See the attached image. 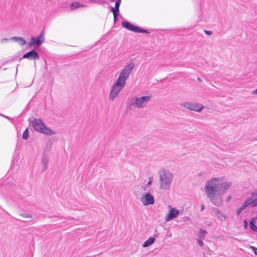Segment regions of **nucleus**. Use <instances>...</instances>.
Listing matches in <instances>:
<instances>
[{"instance_id":"nucleus-25","label":"nucleus","mask_w":257,"mask_h":257,"mask_svg":"<svg viewBox=\"0 0 257 257\" xmlns=\"http://www.w3.org/2000/svg\"><path fill=\"white\" fill-rule=\"evenodd\" d=\"M29 137V132L28 129H26L23 134V138L27 140Z\"/></svg>"},{"instance_id":"nucleus-34","label":"nucleus","mask_w":257,"mask_h":257,"mask_svg":"<svg viewBox=\"0 0 257 257\" xmlns=\"http://www.w3.org/2000/svg\"><path fill=\"white\" fill-rule=\"evenodd\" d=\"M254 93L255 94H257V89L255 90V91H254Z\"/></svg>"},{"instance_id":"nucleus-35","label":"nucleus","mask_w":257,"mask_h":257,"mask_svg":"<svg viewBox=\"0 0 257 257\" xmlns=\"http://www.w3.org/2000/svg\"><path fill=\"white\" fill-rule=\"evenodd\" d=\"M198 80L199 81H201V80L199 78H198Z\"/></svg>"},{"instance_id":"nucleus-30","label":"nucleus","mask_w":257,"mask_h":257,"mask_svg":"<svg viewBox=\"0 0 257 257\" xmlns=\"http://www.w3.org/2000/svg\"><path fill=\"white\" fill-rule=\"evenodd\" d=\"M199 245H200V246H202V245H203V241H202V240H200L199 241Z\"/></svg>"},{"instance_id":"nucleus-10","label":"nucleus","mask_w":257,"mask_h":257,"mask_svg":"<svg viewBox=\"0 0 257 257\" xmlns=\"http://www.w3.org/2000/svg\"><path fill=\"white\" fill-rule=\"evenodd\" d=\"M121 0H117L115 4V7L112 8V11L113 13L114 20L115 21L117 20L118 16V13L119 12V7Z\"/></svg>"},{"instance_id":"nucleus-18","label":"nucleus","mask_w":257,"mask_h":257,"mask_svg":"<svg viewBox=\"0 0 257 257\" xmlns=\"http://www.w3.org/2000/svg\"><path fill=\"white\" fill-rule=\"evenodd\" d=\"M256 219L255 218H252L250 221V227L251 229L254 231H257V226L254 224Z\"/></svg>"},{"instance_id":"nucleus-14","label":"nucleus","mask_w":257,"mask_h":257,"mask_svg":"<svg viewBox=\"0 0 257 257\" xmlns=\"http://www.w3.org/2000/svg\"><path fill=\"white\" fill-rule=\"evenodd\" d=\"M41 43V41L40 40V37L35 38L34 37H32L31 39V42L30 43V45H39Z\"/></svg>"},{"instance_id":"nucleus-29","label":"nucleus","mask_w":257,"mask_h":257,"mask_svg":"<svg viewBox=\"0 0 257 257\" xmlns=\"http://www.w3.org/2000/svg\"><path fill=\"white\" fill-rule=\"evenodd\" d=\"M204 32H205L206 34H207V35H211V34H212V32H211V31H207V30H205V31H204Z\"/></svg>"},{"instance_id":"nucleus-22","label":"nucleus","mask_w":257,"mask_h":257,"mask_svg":"<svg viewBox=\"0 0 257 257\" xmlns=\"http://www.w3.org/2000/svg\"><path fill=\"white\" fill-rule=\"evenodd\" d=\"M251 205L252 206V203H251V201H250V200L249 199V198H248V199H247L244 202V203L243 204V205L241 206V207H240V208L242 209V210H243L244 209H245L246 207H247L248 205Z\"/></svg>"},{"instance_id":"nucleus-1","label":"nucleus","mask_w":257,"mask_h":257,"mask_svg":"<svg viewBox=\"0 0 257 257\" xmlns=\"http://www.w3.org/2000/svg\"><path fill=\"white\" fill-rule=\"evenodd\" d=\"M135 65L134 63L130 64L125 66L120 73L116 83L112 87L110 94L109 98L113 99L115 98L117 94L124 87L126 80L128 78L131 73Z\"/></svg>"},{"instance_id":"nucleus-23","label":"nucleus","mask_w":257,"mask_h":257,"mask_svg":"<svg viewBox=\"0 0 257 257\" xmlns=\"http://www.w3.org/2000/svg\"><path fill=\"white\" fill-rule=\"evenodd\" d=\"M251 205L252 206V203H251V201H250V200L249 199V198H248V199H247L244 202V203L243 204V205L241 206V207H240V208L242 209V210H243L244 209H245L246 207H247L248 205Z\"/></svg>"},{"instance_id":"nucleus-13","label":"nucleus","mask_w":257,"mask_h":257,"mask_svg":"<svg viewBox=\"0 0 257 257\" xmlns=\"http://www.w3.org/2000/svg\"><path fill=\"white\" fill-rule=\"evenodd\" d=\"M249 199L251 201L252 207L257 206V193H252Z\"/></svg>"},{"instance_id":"nucleus-21","label":"nucleus","mask_w":257,"mask_h":257,"mask_svg":"<svg viewBox=\"0 0 257 257\" xmlns=\"http://www.w3.org/2000/svg\"><path fill=\"white\" fill-rule=\"evenodd\" d=\"M251 205L252 206V203H251V201H250V200L249 199V198H248V199H247L244 202V203L243 204V205L241 206V207H240V208L242 209V210H243L244 209H245L246 207H247L248 205Z\"/></svg>"},{"instance_id":"nucleus-33","label":"nucleus","mask_w":257,"mask_h":257,"mask_svg":"<svg viewBox=\"0 0 257 257\" xmlns=\"http://www.w3.org/2000/svg\"><path fill=\"white\" fill-rule=\"evenodd\" d=\"M151 184H152V181L151 180H150V181L148 182V184L151 185Z\"/></svg>"},{"instance_id":"nucleus-19","label":"nucleus","mask_w":257,"mask_h":257,"mask_svg":"<svg viewBox=\"0 0 257 257\" xmlns=\"http://www.w3.org/2000/svg\"><path fill=\"white\" fill-rule=\"evenodd\" d=\"M251 205L252 206V203H251V201H250V200L249 199V198H248V199H247L244 202V203L243 204V205L241 206V207H240V208L242 209V210H243L244 209H245L246 207H247L248 205Z\"/></svg>"},{"instance_id":"nucleus-8","label":"nucleus","mask_w":257,"mask_h":257,"mask_svg":"<svg viewBox=\"0 0 257 257\" xmlns=\"http://www.w3.org/2000/svg\"><path fill=\"white\" fill-rule=\"evenodd\" d=\"M151 96H142L140 98H137L136 100L135 104L138 107H143L144 104L151 99Z\"/></svg>"},{"instance_id":"nucleus-26","label":"nucleus","mask_w":257,"mask_h":257,"mask_svg":"<svg viewBox=\"0 0 257 257\" xmlns=\"http://www.w3.org/2000/svg\"><path fill=\"white\" fill-rule=\"evenodd\" d=\"M199 233L201 235V237H204L206 234L207 232L205 230L201 229L200 230Z\"/></svg>"},{"instance_id":"nucleus-17","label":"nucleus","mask_w":257,"mask_h":257,"mask_svg":"<svg viewBox=\"0 0 257 257\" xmlns=\"http://www.w3.org/2000/svg\"><path fill=\"white\" fill-rule=\"evenodd\" d=\"M155 240V239L154 237L149 238L145 242L143 246L145 247L151 245L154 242Z\"/></svg>"},{"instance_id":"nucleus-11","label":"nucleus","mask_w":257,"mask_h":257,"mask_svg":"<svg viewBox=\"0 0 257 257\" xmlns=\"http://www.w3.org/2000/svg\"><path fill=\"white\" fill-rule=\"evenodd\" d=\"M23 57L24 58L28 59H38L39 56L36 52L34 51H31L24 54Z\"/></svg>"},{"instance_id":"nucleus-36","label":"nucleus","mask_w":257,"mask_h":257,"mask_svg":"<svg viewBox=\"0 0 257 257\" xmlns=\"http://www.w3.org/2000/svg\"><path fill=\"white\" fill-rule=\"evenodd\" d=\"M255 218L257 219V216L255 217Z\"/></svg>"},{"instance_id":"nucleus-2","label":"nucleus","mask_w":257,"mask_h":257,"mask_svg":"<svg viewBox=\"0 0 257 257\" xmlns=\"http://www.w3.org/2000/svg\"><path fill=\"white\" fill-rule=\"evenodd\" d=\"M223 184V178H213L207 181L204 187L205 192L208 198L214 203L215 195L218 188Z\"/></svg>"},{"instance_id":"nucleus-5","label":"nucleus","mask_w":257,"mask_h":257,"mask_svg":"<svg viewBox=\"0 0 257 257\" xmlns=\"http://www.w3.org/2000/svg\"><path fill=\"white\" fill-rule=\"evenodd\" d=\"M184 106L189 109L196 111H201L204 107L203 105L199 103H190L188 102H186L183 104Z\"/></svg>"},{"instance_id":"nucleus-24","label":"nucleus","mask_w":257,"mask_h":257,"mask_svg":"<svg viewBox=\"0 0 257 257\" xmlns=\"http://www.w3.org/2000/svg\"><path fill=\"white\" fill-rule=\"evenodd\" d=\"M231 182H225L223 181V184L222 185L223 186V191H225L226 190H227L231 185Z\"/></svg>"},{"instance_id":"nucleus-27","label":"nucleus","mask_w":257,"mask_h":257,"mask_svg":"<svg viewBox=\"0 0 257 257\" xmlns=\"http://www.w3.org/2000/svg\"><path fill=\"white\" fill-rule=\"evenodd\" d=\"M242 210L240 208H239L236 210V214L237 216H238L240 214Z\"/></svg>"},{"instance_id":"nucleus-9","label":"nucleus","mask_w":257,"mask_h":257,"mask_svg":"<svg viewBox=\"0 0 257 257\" xmlns=\"http://www.w3.org/2000/svg\"><path fill=\"white\" fill-rule=\"evenodd\" d=\"M179 211L175 208H172L166 218L167 221H169L177 216L179 214Z\"/></svg>"},{"instance_id":"nucleus-32","label":"nucleus","mask_w":257,"mask_h":257,"mask_svg":"<svg viewBox=\"0 0 257 257\" xmlns=\"http://www.w3.org/2000/svg\"><path fill=\"white\" fill-rule=\"evenodd\" d=\"M254 253L257 254V248H255L254 250Z\"/></svg>"},{"instance_id":"nucleus-15","label":"nucleus","mask_w":257,"mask_h":257,"mask_svg":"<svg viewBox=\"0 0 257 257\" xmlns=\"http://www.w3.org/2000/svg\"><path fill=\"white\" fill-rule=\"evenodd\" d=\"M12 39H14L16 41L19 42V44L21 45H22V46L25 45L26 44V42L25 40L24 39H23V38H22V37H13L12 38Z\"/></svg>"},{"instance_id":"nucleus-7","label":"nucleus","mask_w":257,"mask_h":257,"mask_svg":"<svg viewBox=\"0 0 257 257\" xmlns=\"http://www.w3.org/2000/svg\"><path fill=\"white\" fill-rule=\"evenodd\" d=\"M141 200L144 205L153 204L155 202L153 196L149 193L143 195Z\"/></svg>"},{"instance_id":"nucleus-3","label":"nucleus","mask_w":257,"mask_h":257,"mask_svg":"<svg viewBox=\"0 0 257 257\" xmlns=\"http://www.w3.org/2000/svg\"><path fill=\"white\" fill-rule=\"evenodd\" d=\"M32 124L34 130L37 132L49 136L54 134L53 131L47 127L41 119H34L32 122Z\"/></svg>"},{"instance_id":"nucleus-6","label":"nucleus","mask_w":257,"mask_h":257,"mask_svg":"<svg viewBox=\"0 0 257 257\" xmlns=\"http://www.w3.org/2000/svg\"><path fill=\"white\" fill-rule=\"evenodd\" d=\"M122 25L124 28L135 32H146V30H142L140 28L132 25L128 22H122Z\"/></svg>"},{"instance_id":"nucleus-20","label":"nucleus","mask_w":257,"mask_h":257,"mask_svg":"<svg viewBox=\"0 0 257 257\" xmlns=\"http://www.w3.org/2000/svg\"><path fill=\"white\" fill-rule=\"evenodd\" d=\"M251 205L252 206V203H251V201H250V200L249 199V198H248V199H247L244 202V203L243 204V205L241 206V207H240V208L242 209V210H243L244 209H245L246 207H247L248 205Z\"/></svg>"},{"instance_id":"nucleus-16","label":"nucleus","mask_w":257,"mask_h":257,"mask_svg":"<svg viewBox=\"0 0 257 257\" xmlns=\"http://www.w3.org/2000/svg\"><path fill=\"white\" fill-rule=\"evenodd\" d=\"M84 6L80 4L78 2H75L71 4V10H74L76 9L84 7Z\"/></svg>"},{"instance_id":"nucleus-12","label":"nucleus","mask_w":257,"mask_h":257,"mask_svg":"<svg viewBox=\"0 0 257 257\" xmlns=\"http://www.w3.org/2000/svg\"><path fill=\"white\" fill-rule=\"evenodd\" d=\"M213 210L214 211L215 215L221 221H225L226 217L224 214H221L217 208H214L213 209Z\"/></svg>"},{"instance_id":"nucleus-28","label":"nucleus","mask_w":257,"mask_h":257,"mask_svg":"<svg viewBox=\"0 0 257 257\" xmlns=\"http://www.w3.org/2000/svg\"><path fill=\"white\" fill-rule=\"evenodd\" d=\"M244 228L245 229L247 228L248 227V223L246 220H244Z\"/></svg>"},{"instance_id":"nucleus-31","label":"nucleus","mask_w":257,"mask_h":257,"mask_svg":"<svg viewBox=\"0 0 257 257\" xmlns=\"http://www.w3.org/2000/svg\"><path fill=\"white\" fill-rule=\"evenodd\" d=\"M204 209V206L203 205H202L201 206V211H203Z\"/></svg>"},{"instance_id":"nucleus-4","label":"nucleus","mask_w":257,"mask_h":257,"mask_svg":"<svg viewBox=\"0 0 257 257\" xmlns=\"http://www.w3.org/2000/svg\"><path fill=\"white\" fill-rule=\"evenodd\" d=\"M172 176L170 173L163 171L160 175L161 188L167 189L172 180Z\"/></svg>"}]
</instances>
